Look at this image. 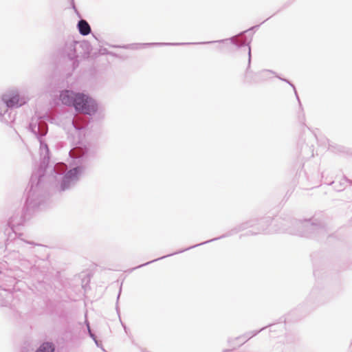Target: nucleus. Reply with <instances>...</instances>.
Here are the masks:
<instances>
[{
  "mask_svg": "<svg viewBox=\"0 0 352 352\" xmlns=\"http://www.w3.org/2000/svg\"><path fill=\"white\" fill-rule=\"evenodd\" d=\"M78 28L80 33L84 36L89 34L91 32V28L89 23L85 20H80L78 22Z\"/></svg>",
  "mask_w": 352,
  "mask_h": 352,
  "instance_id": "4",
  "label": "nucleus"
},
{
  "mask_svg": "<svg viewBox=\"0 0 352 352\" xmlns=\"http://www.w3.org/2000/svg\"><path fill=\"white\" fill-rule=\"evenodd\" d=\"M74 107L76 111L88 115L94 113L97 110L95 101L88 96L80 93H77Z\"/></svg>",
  "mask_w": 352,
  "mask_h": 352,
  "instance_id": "1",
  "label": "nucleus"
},
{
  "mask_svg": "<svg viewBox=\"0 0 352 352\" xmlns=\"http://www.w3.org/2000/svg\"><path fill=\"white\" fill-rule=\"evenodd\" d=\"M54 348L51 343H43L36 352H54Z\"/></svg>",
  "mask_w": 352,
  "mask_h": 352,
  "instance_id": "5",
  "label": "nucleus"
},
{
  "mask_svg": "<svg viewBox=\"0 0 352 352\" xmlns=\"http://www.w3.org/2000/svg\"><path fill=\"white\" fill-rule=\"evenodd\" d=\"M65 188H66V186L64 185V186H63L62 189H63V190H65Z\"/></svg>",
  "mask_w": 352,
  "mask_h": 352,
  "instance_id": "7",
  "label": "nucleus"
},
{
  "mask_svg": "<svg viewBox=\"0 0 352 352\" xmlns=\"http://www.w3.org/2000/svg\"><path fill=\"white\" fill-rule=\"evenodd\" d=\"M77 174H78V170L76 168L71 170L65 176L64 182L66 181L68 182L69 180L72 179V178H76Z\"/></svg>",
  "mask_w": 352,
  "mask_h": 352,
  "instance_id": "6",
  "label": "nucleus"
},
{
  "mask_svg": "<svg viewBox=\"0 0 352 352\" xmlns=\"http://www.w3.org/2000/svg\"><path fill=\"white\" fill-rule=\"evenodd\" d=\"M76 94L70 91H65L60 94V98L63 104L74 106Z\"/></svg>",
  "mask_w": 352,
  "mask_h": 352,
  "instance_id": "3",
  "label": "nucleus"
},
{
  "mask_svg": "<svg viewBox=\"0 0 352 352\" xmlns=\"http://www.w3.org/2000/svg\"><path fill=\"white\" fill-rule=\"evenodd\" d=\"M3 100L8 107H19L26 102L25 98L20 97L18 94L5 95Z\"/></svg>",
  "mask_w": 352,
  "mask_h": 352,
  "instance_id": "2",
  "label": "nucleus"
}]
</instances>
